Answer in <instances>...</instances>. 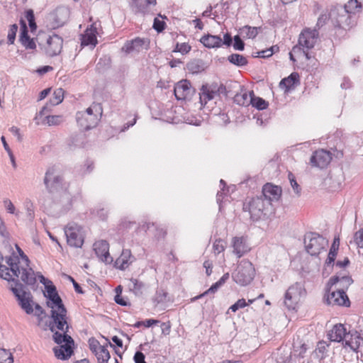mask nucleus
Instances as JSON below:
<instances>
[{
    "label": "nucleus",
    "instance_id": "4468645a",
    "mask_svg": "<svg viewBox=\"0 0 363 363\" xmlns=\"http://www.w3.org/2000/svg\"><path fill=\"white\" fill-rule=\"evenodd\" d=\"M264 200L270 201V203L274 207V203H277L281 196V187L267 183L262 188V193L260 195Z\"/></svg>",
    "mask_w": 363,
    "mask_h": 363
},
{
    "label": "nucleus",
    "instance_id": "49530a36",
    "mask_svg": "<svg viewBox=\"0 0 363 363\" xmlns=\"http://www.w3.org/2000/svg\"><path fill=\"white\" fill-rule=\"evenodd\" d=\"M25 208L26 209V217L29 221H33L35 213H34V208L33 203L28 200L24 203Z\"/></svg>",
    "mask_w": 363,
    "mask_h": 363
},
{
    "label": "nucleus",
    "instance_id": "f257e3e1",
    "mask_svg": "<svg viewBox=\"0 0 363 363\" xmlns=\"http://www.w3.org/2000/svg\"><path fill=\"white\" fill-rule=\"evenodd\" d=\"M18 250L24 259L26 265V268L19 266V258L16 256L6 257V263L8 266L1 264L0 263V277L9 281L11 279V273L18 278L21 277L22 281L27 285H34L36 282V278L33 270L31 268H28L29 259L26 255H24L23 252L18 247ZM4 259L3 256L0 254V262Z\"/></svg>",
    "mask_w": 363,
    "mask_h": 363
},
{
    "label": "nucleus",
    "instance_id": "6ab92c4d",
    "mask_svg": "<svg viewBox=\"0 0 363 363\" xmlns=\"http://www.w3.org/2000/svg\"><path fill=\"white\" fill-rule=\"evenodd\" d=\"M149 42L140 38H135V39L128 41L122 48V50L126 53H130L133 52H140L143 49L147 50Z\"/></svg>",
    "mask_w": 363,
    "mask_h": 363
},
{
    "label": "nucleus",
    "instance_id": "9d476101",
    "mask_svg": "<svg viewBox=\"0 0 363 363\" xmlns=\"http://www.w3.org/2000/svg\"><path fill=\"white\" fill-rule=\"evenodd\" d=\"M304 245L307 252L315 257L325 251L328 241L318 233H308L305 235Z\"/></svg>",
    "mask_w": 363,
    "mask_h": 363
},
{
    "label": "nucleus",
    "instance_id": "09e8293b",
    "mask_svg": "<svg viewBox=\"0 0 363 363\" xmlns=\"http://www.w3.org/2000/svg\"><path fill=\"white\" fill-rule=\"evenodd\" d=\"M17 30H18V26L16 24H13L10 26V28H9V33H8V36H7L9 44H10V45L13 44Z\"/></svg>",
    "mask_w": 363,
    "mask_h": 363
},
{
    "label": "nucleus",
    "instance_id": "4be33fe9",
    "mask_svg": "<svg viewBox=\"0 0 363 363\" xmlns=\"http://www.w3.org/2000/svg\"><path fill=\"white\" fill-rule=\"evenodd\" d=\"M218 84L217 83H212L211 84L203 85L201 89L200 101L203 104H207L208 101L212 100L218 96L217 89Z\"/></svg>",
    "mask_w": 363,
    "mask_h": 363
},
{
    "label": "nucleus",
    "instance_id": "4c0bfd02",
    "mask_svg": "<svg viewBox=\"0 0 363 363\" xmlns=\"http://www.w3.org/2000/svg\"><path fill=\"white\" fill-rule=\"evenodd\" d=\"M97 43L96 36L95 33L91 29L86 30L85 35L83 36L82 45H94L95 46Z\"/></svg>",
    "mask_w": 363,
    "mask_h": 363
},
{
    "label": "nucleus",
    "instance_id": "a211bd4d",
    "mask_svg": "<svg viewBox=\"0 0 363 363\" xmlns=\"http://www.w3.org/2000/svg\"><path fill=\"white\" fill-rule=\"evenodd\" d=\"M345 347H349L352 351L357 352L358 349L363 341V337L359 332L352 330L347 332L344 338Z\"/></svg>",
    "mask_w": 363,
    "mask_h": 363
},
{
    "label": "nucleus",
    "instance_id": "680f3d73",
    "mask_svg": "<svg viewBox=\"0 0 363 363\" xmlns=\"http://www.w3.org/2000/svg\"><path fill=\"white\" fill-rule=\"evenodd\" d=\"M200 61H194L188 65V69L194 73L200 72L201 67L199 65Z\"/></svg>",
    "mask_w": 363,
    "mask_h": 363
},
{
    "label": "nucleus",
    "instance_id": "8fccbe9b",
    "mask_svg": "<svg viewBox=\"0 0 363 363\" xmlns=\"http://www.w3.org/2000/svg\"><path fill=\"white\" fill-rule=\"evenodd\" d=\"M89 345L90 350L95 354L98 351H99L104 345H101L99 342L94 339L91 338L89 340Z\"/></svg>",
    "mask_w": 363,
    "mask_h": 363
},
{
    "label": "nucleus",
    "instance_id": "e2e57ef3",
    "mask_svg": "<svg viewBox=\"0 0 363 363\" xmlns=\"http://www.w3.org/2000/svg\"><path fill=\"white\" fill-rule=\"evenodd\" d=\"M50 103L49 104H47L45 106H44L42 109L40 111V112L36 115V116L35 117L34 120L36 121V123L37 124H39V122L38 121L39 118L41 117L42 116H43L46 111H48L50 110Z\"/></svg>",
    "mask_w": 363,
    "mask_h": 363
},
{
    "label": "nucleus",
    "instance_id": "473e14b6",
    "mask_svg": "<svg viewBox=\"0 0 363 363\" xmlns=\"http://www.w3.org/2000/svg\"><path fill=\"white\" fill-rule=\"evenodd\" d=\"M234 102L240 106H247L252 103V94L250 91L236 94L234 96Z\"/></svg>",
    "mask_w": 363,
    "mask_h": 363
},
{
    "label": "nucleus",
    "instance_id": "864d4df0",
    "mask_svg": "<svg viewBox=\"0 0 363 363\" xmlns=\"http://www.w3.org/2000/svg\"><path fill=\"white\" fill-rule=\"evenodd\" d=\"M241 35H237L234 36L233 48L236 50L242 51L245 48V43L240 38Z\"/></svg>",
    "mask_w": 363,
    "mask_h": 363
},
{
    "label": "nucleus",
    "instance_id": "0e129e2a",
    "mask_svg": "<svg viewBox=\"0 0 363 363\" xmlns=\"http://www.w3.org/2000/svg\"><path fill=\"white\" fill-rule=\"evenodd\" d=\"M134 361L135 363H146L144 354L140 351L135 352Z\"/></svg>",
    "mask_w": 363,
    "mask_h": 363
},
{
    "label": "nucleus",
    "instance_id": "393cba45",
    "mask_svg": "<svg viewBox=\"0 0 363 363\" xmlns=\"http://www.w3.org/2000/svg\"><path fill=\"white\" fill-rule=\"evenodd\" d=\"M232 245L233 253L235 254L238 258L241 257L250 250L243 237H234L233 238Z\"/></svg>",
    "mask_w": 363,
    "mask_h": 363
},
{
    "label": "nucleus",
    "instance_id": "9b49d317",
    "mask_svg": "<svg viewBox=\"0 0 363 363\" xmlns=\"http://www.w3.org/2000/svg\"><path fill=\"white\" fill-rule=\"evenodd\" d=\"M67 242L74 247H81L84 243V235L82 226L77 223H69L65 228Z\"/></svg>",
    "mask_w": 363,
    "mask_h": 363
},
{
    "label": "nucleus",
    "instance_id": "dca6fc26",
    "mask_svg": "<svg viewBox=\"0 0 363 363\" xmlns=\"http://www.w3.org/2000/svg\"><path fill=\"white\" fill-rule=\"evenodd\" d=\"M326 303L329 305L337 306H350V300L343 289H337V291L330 293L325 298Z\"/></svg>",
    "mask_w": 363,
    "mask_h": 363
},
{
    "label": "nucleus",
    "instance_id": "ddd939ff",
    "mask_svg": "<svg viewBox=\"0 0 363 363\" xmlns=\"http://www.w3.org/2000/svg\"><path fill=\"white\" fill-rule=\"evenodd\" d=\"M318 36V32L316 28L313 30L305 29L303 30L298 38V45L302 49H306L307 50L313 48L316 43Z\"/></svg>",
    "mask_w": 363,
    "mask_h": 363
},
{
    "label": "nucleus",
    "instance_id": "f3484780",
    "mask_svg": "<svg viewBox=\"0 0 363 363\" xmlns=\"http://www.w3.org/2000/svg\"><path fill=\"white\" fill-rule=\"evenodd\" d=\"M156 4L157 0H130V6L135 13L145 15L150 13L151 6Z\"/></svg>",
    "mask_w": 363,
    "mask_h": 363
},
{
    "label": "nucleus",
    "instance_id": "13d9d810",
    "mask_svg": "<svg viewBox=\"0 0 363 363\" xmlns=\"http://www.w3.org/2000/svg\"><path fill=\"white\" fill-rule=\"evenodd\" d=\"M219 287H220L219 284L218 282H216L207 291H206L204 293L200 294L199 296H196L195 298L198 299V298H200L207 294H214L216 291H217V290L218 289Z\"/></svg>",
    "mask_w": 363,
    "mask_h": 363
},
{
    "label": "nucleus",
    "instance_id": "de8ad7c7",
    "mask_svg": "<svg viewBox=\"0 0 363 363\" xmlns=\"http://www.w3.org/2000/svg\"><path fill=\"white\" fill-rule=\"evenodd\" d=\"M333 284H336L337 282H340L343 284V286L345 285L347 287L352 284L353 280L351 277H342L339 278L338 277H332L330 280Z\"/></svg>",
    "mask_w": 363,
    "mask_h": 363
},
{
    "label": "nucleus",
    "instance_id": "a18cd8bd",
    "mask_svg": "<svg viewBox=\"0 0 363 363\" xmlns=\"http://www.w3.org/2000/svg\"><path fill=\"white\" fill-rule=\"evenodd\" d=\"M191 49V47L186 43L176 44L174 49L173 50L174 52H180L182 55L187 54Z\"/></svg>",
    "mask_w": 363,
    "mask_h": 363
},
{
    "label": "nucleus",
    "instance_id": "72a5a7b5",
    "mask_svg": "<svg viewBox=\"0 0 363 363\" xmlns=\"http://www.w3.org/2000/svg\"><path fill=\"white\" fill-rule=\"evenodd\" d=\"M259 27H252L250 26H245L239 29V35L244 38H255L258 34Z\"/></svg>",
    "mask_w": 363,
    "mask_h": 363
},
{
    "label": "nucleus",
    "instance_id": "bb28decb",
    "mask_svg": "<svg viewBox=\"0 0 363 363\" xmlns=\"http://www.w3.org/2000/svg\"><path fill=\"white\" fill-rule=\"evenodd\" d=\"M299 83V75L297 72H292L288 77H285L279 82V87L284 89L285 91H289L291 89H294L296 85Z\"/></svg>",
    "mask_w": 363,
    "mask_h": 363
},
{
    "label": "nucleus",
    "instance_id": "774afa93",
    "mask_svg": "<svg viewBox=\"0 0 363 363\" xmlns=\"http://www.w3.org/2000/svg\"><path fill=\"white\" fill-rule=\"evenodd\" d=\"M259 57L266 58L273 55V49H266L258 52Z\"/></svg>",
    "mask_w": 363,
    "mask_h": 363
},
{
    "label": "nucleus",
    "instance_id": "a19ab883",
    "mask_svg": "<svg viewBox=\"0 0 363 363\" xmlns=\"http://www.w3.org/2000/svg\"><path fill=\"white\" fill-rule=\"evenodd\" d=\"M35 315L37 316L38 323V325L40 326L43 330H46L48 329V323H43V316L42 315L45 313L43 308L38 303L35 305Z\"/></svg>",
    "mask_w": 363,
    "mask_h": 363
},
{
    "label": "nucleus",
    "instance_id": "423d86ee",
    "mask_svg": "<svg viewBox=\"0 0 363 363\" xmlns=\"http://www.w3.org/2000/svg\"><path fill=\"white\" fill-rule=\"evenodd\" d=\"M43 183L46 190L50 194L65 190L67 187L60 169L56 166L48 168L45 174Z\"/></svg>",
    "mask_w": 363,
    "mask_h": 363
},
{
    "label": "nucleus",
    "instance_id": "79ce46f5",
    "mask_svg": "<svg viewBox=\"0 0 363 363\" xmlns=\"http://www.w3.org/2000/svg\"><path fill=\"white\" fill-rule=\"evenodd\" d=\"M294 297L291 295L288 296V293H285L284 296V305L289 310H295L298 303L300 302L299 300H294Z\"/></svg>",
    "mask_w": 363,
    "mask_h": 363
},
{
    "label": "nucleus",
    "instance_id": "052dcab7",
    "mask_svg": "<svg viewBox=\"0 0 363 363\" xmlns=\"http://www.w3.org/2000/svg\"><path fill=\"white\" fill-rule=\"evenodd\" d=\"M220 186H223L221 188V190L219 191L216 195L217 203H219V205H220V203L222 202L223 195L225 194L224 191H225V188L226 186L225 181L223 179H220Z\"/></svg>",
    "mask_w": 363,
    "mask_h": 363
},
{
    "label": "nucleus",
    "instance_id": "7c9ffc66",
    "mask_svg": "<svg viewBox=\"0 0 363 363\" xmlns=\"http://www.w3.org/2000/svg\"><path fill=\"white\" fill-rule=\"evenodd\" d=\"M20 41L26 49L33 50L36 48V45L33 39L30 38L28 34V30L25 23L23 24V28L21 32Z\"/></svg>",
    "mask_w": 363,
    "mask_h": 363
},
{
    "label": "nucleus",
    "instance_id": "f704fd0d",
    "mask_svg": "<svg viewBox=\"0 0 363 363\" xmlns=\"http://www.w3.org/2000/svg\"><path fill=\"white\" fill-rule=\"evenodd\" d=\"M68 146L70 150H74L76 148L84 146V136L82 135H75L72 136L68 141Z\"/></svg>",
    "mask_w": 363,
    "mask_h": 363
},
{
    "label": "nucleus",
    "instance_id": "0eeeda50",
    "mask_svg": "<svg viewBox=\"0 0 363 363\" xmlns=\"http://www.w3.org/2000/svg\"><path fill=\"white\" fill-rule=\"evenodd\" d=\"M52 339L60 345L53 348L55 357L62 360L69 359L73 354L74 340L72 337L66 333H55Z\"/></svg>",
    "mask_w": 363,
    "mask_h": 363
},
{
    "label": "nucleus",
    "instance_id": "c756f323",
    "mask_svg": "<svg viewBox=\"0 0 363 363\" xmlns=\"http://www.w3.org/2000/svg\"><path fill=\"white\" fill-rule=\"evenodd\" d=\"M286 292L288 293V296L291 295L293 297H294V300L301 301V298L306 295V290L304 286L301 283L299 282H296L291 285Z\"/></svg>",
    "mask_w": 363,
    "mask_h": 363
},
{
    "label": "nucleus",
    "instance_id": "58836bf2",
    "mask_svg": "<svg viewBox=\"0 0 363 363\" xmlns=\"http://www.w3.org/2000/svg\"><path fill=\"white\" fill-rule=\"evenodd\" d=\"M64 99V90L62 88L55 90L52 97L50 99V106L60 104Z\"/></svg>",
    "mask_w": 363,
    "mask_h": 363
},
{
    "label": "nucleus",
    "instance_id": "2f4dec72",
    "mask_svg": "<svg viewBox=\"0 0 363 363\" xmlns=\"http://www.w3.org/2000/svg\"><path fill=\"white\" fill-rule=\"evenodd\" d=\"M340 240L339 238H335L330 247L328 257L325 260V265L330 266L333 264L336 258L337 251L339 249Z\"/></svg>",
    "mask_w": 363,
    "mask_h": 363
},
{
    "label": "nucleus",
    "instance_id": "c03bdc74",
    "mask_svg": "<svg viewBox=\"0 0 363 363\" xmlns=\"http://www.w3.org/2000/svg\"><path fill=\"white\" fill-rule=\"evenodd\" d=\"M0 363H13L12 354L5 349H0Z\"/></svg>",
    "mask_w": 363,
    "mask_h": 363
},
{
    "label": "nucleus",
    "instance_id": "7ed1b4c3",
    "mask_svg": "<svg viewBox=\"0 0 363 363\" xmlns=\"http://www.w3.org/2000/svg\"><path fill=\"white\" fill-rule=\"evenodd\" d=\"M101 115L102 108L101 105L94 103L84 111H78L76 113V120L82 129L87 130L95 128L98 125Z\"/></svg>",
    "mask_w": 363,
    "mask_h": 363
},
{
    "label": "nucleus",
    "instance_id": "f8f14e48",
    "mask_svg": "<svg viewBox=\"0 0 363 363\" xmlns=\"http://www.w3.org/2000/svg\"><path fill=\"white\" fill-rule=\"evenodd\" d=\"M331 160V153L329 151L320 149L313 152L310 158V164L312 167L323 169L330 164Z\"/></svg>",
    "mask_w": 363,
    "mask_h": 363
},
{
    "label": "nucleus",
    "instance_id": "20e7f679",
    "mask_svg": "<svg viewBox=\"0 0 363 363\" xmlns=\"http://www.w3.org/2000/svg\"><path fill=\"white\" fill-rule=\"evenodd\" d=\"M11 274L9 289L16 298L18 305L27 313L31 314L33 312V296L29 291H26V287L15 278H12Z\"/></svg>",
    "mask_w": 363,
    "mask_h": 363
},
{
    "label": "nucleus",
    "instance_id": "338daca9",
    "mask_svg": "<svg viewBox=\"0 0 363 363\" xmlns=\"http://www.w3.org/2000/svg\"><path fill=\"white\" fill-rule=\"evenodd\" d=\"M233 43V39L228 33H225L223 36V40H222V45H225L228 47L230 46Z\"/></svg>",
    "mask_w": 363,
    "mask_h": 363
},
{
    "label": "nucleus",
    "instance_id": "f03ea898",
    "mask_svg": "<svg viewBox=\"0 0 363 363\" xmlns=\"http://www.w3.org/2000/svg\"><path fill=\"white\" fill-rule=\"evenodd\" d=\"M243 210L247 211L251 219L258 220L264 219L274 212V207L270 201L264 200L261 196L252 198L248 203H245Z\"/></svg>",
    "mask_w": 363,
    "mask_h": 363
},
{
    "label": "nucleus",
    "instance_id": "b1692460",
    "mask_svg": "<svg viewBox=\"0 0 363 363\" xmlns=\"http://www.w3.org/2000/svg\"><path fill=\"white\" fill-rule=\"evenodd\" d=\"M45 289L47 292L45 296L50 301L47 302L48 306V304L54 307L64 305L56 291V287L52 284L46 285Z\"/></svg>",
    "mask_w": 363,
    "mask_h": 363
},
{
    "label": "nucleus",
    "instance_id": "39448f33",
    "mask_svg": "<svg viewBox=\"0 0 363 363\" xmlns=\"http://www.w3.org/2000/svg\"><path fill=\"white\" fill-rule=\"evenodd\" d=\"M48 307L52 309L50 316L52 320L48 324V328H49L53 334H55V333H60L57 330L61 331V333L67 334L69 325L67 321V311L65 306L62 305L54 307L48 304Z\"/></svg>",
    "mask_w": 363,
    "mask_h": 363
},
{
    "label": "nucleus",
    "instance_id": "e433bc0d",
    "mask_svg": "<svg viewBox=\"0 0 363 363\" xmlns=\"http://www.w3.org/2000/svg\"><path fill=\"white\" fill-rule=\"evenodd\" d=\"M250 94H252V103H250V104L253 107L256 108L258 110H264L267 108V101H266L262 98L255 96L253 91H250Z\"/></svg>",
    "mask_w": 363,
    "mask_h": 363
},
{
    "label": "nucleus",
    "instance_id": "6e6552de",
    "mask_svg": "<svg viewBox=\"0 0 363 363\" xmlns=\"http://www.w3.org/2000/svg\"><path fill=\"white\" fill-rule=\"evenodd\" d=\"M357 9L354 6H349V2L345 6H336L330 11V20L335 27L345 28L351 24L350 13Z\"/></svg>",
    "mask_w": 363,
    "mask_h": 363
},
{
    "label": "nucleus",
    "instance_id": "bf43d9fd",
    "mask_svg": "<svg viewBox=\"0 0 363 363\" xmlns=\"http://www.w3.org/2000/svg\"><path fill=\"white\" fill-rule=\"evenodd\" d=\"M153 28L157 32H162L165 28V23L155 18L153 23Z\"/></svg>",
    "mask_w": 363,
    "mask_h": 363
},
{
    "label": "nucleus",
    "instance_id": "412c9836",
    "mask_svg": "<svg viewBox=\"0 0 363 363\" xmlns=\"http://www.w3.org/2000/svg\"><path fill=\"white\" fill-rule=\"evenodd\" d=\"M46 52L49 56H55L61 52L63 40L57 35L50 36L47 40Z\"/></svg>",
    "mask_w": 363,
    "mask_h": 363
},
{
    "label": "nucleus",
    "instance_id": "a878e982",
    "mask_svg": "<svg viewBox=\"0 0 363 363\" xmlns=\"http://www.w3.org/2000/svg\"><path fill=\"white\" fill-rule=\"evenodd\" d=\"M133 262L130 250H123L121 255L115 262V267L121 270H124L129 267Z\"/></svg>",
    "mask_w": 363,
    "mask_h": 363
},
{
    "label": "nucleus",
    "instance_id": "5fc2aeb1",
    "mask_svg": "<svg viewBox=\"0 0 363 363\" xmlns=\"http://www.w3.org/2000/svg\"><path fill=\"white\" fill-rule=\"evenodd\" d=\"M354 242L355 245L363 250V230H359L354 235Z\"/></svg>",
    "mask_w": 363,
    "mask_h": 363
},
{
    "label": "nucleus",
    "instance_id": "2eb2a0df",
    "mask_svg": "<svg viewBox=\"0 0 363 363\" xmlns=\"http://www.w3.org/2000/svg\"><path fill=\"white\" fill-rule=\"evenodd\" d=\"M94 250L100 260L106 264L113 262V258L109 254V245L107 241L101 240L94 242Z\"/></svg>",
    "mask_w": 363,
    "mask_h": 363
},
{
    "label": "nucleus",
    "instance_id": "ea45409f",
    "mask_svg": "<svg viewBox=\"0 0 363 363\" xmlns=\"http://www.w3.org/2000/svg\"><path fill=\"white\" fill-rule=\"evenodd\" d=\"M95 356L99 363H108L110 359V354L107 350V347L103 346V347L95 354Z\"/></svg>",
    "mask_w": 363,
    "mask_h": 363
},
{
    "label": "nucleus",
    "instance_id": "603ef678",
    "mask_svg": "<svg viewBox=\"0 0 363 363\" xmlns=\"http://www.w3.org/2000/svg\"><path fill=\"white\" fill-rule=\"evenodd\" d=\"M225 242L221 239L216 240L213 245V249L216 254H219L224 251Z\"/></svg>",
    "mask_w": 363,
    "mask_h": 363
},
{
    "label": "nucleus",
    "instance_id": "cd10ccee",
    "mask_svg": "<svg viewBox=\"0 0 363 363\" xmlns=\"http://www.w3.org/2000/svg\"><path fill=\"white\" fill-rule=\"evenodd\" d=\"M130 291L133 292L136 296H140L147 289L145 283L138 279H130L127 284Z\"/></svg>",
    "mask_w": 363,
    "mask_h": 363
},
{
    "label": "nucleus",
    "instance_id": "c85d7f7f",
    "mask_svg": "<svg viewBox=\"0 0 363 363\" xmlns=\"http://www.w3.org/2000/svg\"><path fill=\"white\" fill-rule=\"evenodd\" d=\"M200 42L208 48H216L222 45V39L220 36L210 34L203 35Z\"/></svg>",
    "mask_w": 363,
    "mask_h": 363
},
{
    "label": "nucleus",
    "instance_id": "aec40b11",
    "mask_svg": "<svg viewBox=\"0 0 363 363\" xmlns=\"http://www.w3.org/2000/svg\"><path fill=\"white\" fill-rule=\"evenodd\" d=\"M174 91L177 100H185L192 93L190 82L186 79L179 81L176 84Z\"/></svg>",
    "mask_w": 363,
    "mask_h": 363
},
{
    "label": "nucleus",
    "instance_id": "69168bd1",
    "mask_svg": "<svg viewBox=\"0 0 363 363\" xmlns=\"http://www.w3.org/2000/svg\"><path fill=\"white\" fill-rule=\"evenodd\" d=\"M4 206L9 213H12V214L14 213L15 206H13V203L10 200H9V199L4 200Z\"/></svg>",
    "mask_w": 363,
    "mask_h": 363
},
{
    "label": "nucleus",
    "instance_id": "c9c22d12",
    "mask_svg": "<svg viewBox=\"0 0 363 363\" xmlns=\"http://www.w3.org/2000/svg\"><path fill=\"white\" fill-rule=\"evenodd\" d=\"M228 60L233 65L238 67H242L247 64V60L245 57L240 54H232L228 56Z\"/></svg>",
    "mask_w": 363,
    "mask_h": 363
},
{
    "label": "nucleus",
    "instance_id": "6e6d98bb",
    "mask_svg": "<svg viewBox=\"0 0 363 363\" xmlns=\"http://www.w3.org/2000/svg\"><path fill=\"white\" fill-rule=\"evenodd\" d=\"M329 19H330V13L328 14H327V13H322L319 16V18H318V21H317V23H316V26H315V28L317 30L320 29L321 27H323L326 23V22Z\"/></svg>",
    "mask_w": 363,
    "mask_h": 363
},
{
    "label": "nucleus",
    "instance_id": "3c124183",
    "mask_svg": "<svg viewBox=\"0 0 363 363\" xmlns=\"http://www.w3.org/2000/svg\"><path fill=\"white\" fill-rule=\"evenodd\" d=\"M26 18L28 21V25L31 30L36 28V23L35 22V16L33 11L32 9H29L26 13Z\"/></svg>",
    "mask_w": 363,
    "mask_h": 363
},
{
    "label": "nucleus",
    "instance_id": "37998d69",
    "mask_svg": "<svg viewBox=\"0 0 363 363\" xmlns=\"http://www.w3.org/2000/svg\"><path fill=\"white\" fill-rule=\"evenodd\" d=\"M63 121L62 116H47L44 118L43 123L48 125H57Z\"/></svg>",
    "mask_w": 363,
    "mask_h": 363
},
{
    "label": "nucleus",
    "instance_id": "1a4fd4ad",
    "mask_svg": "<svg viewBox=\"0 0 363 363\" xmlns=\"http://www.w3.org/2000/svg\"><path fill=\"white\" fill-rule=\"evenodd\" d=\"M255 269L253 264L248 260L243 259L233 272L232 277L235 282L240 286H247L254 279Z\"/></svg>",
    "mask_w": 363,
    "mask_h": 363
},
{
    "label": "nucleus",
    "instance_id": "5701e85b",
    "mask_svg": "<svg viewBox=\"0 0 363 363\" xmlns=\"http://www.w3.org/2000/svg\"><path fill=\"white\" fill-rule=\"evenodd\" d=\"M347 330L344 325L335 324L328 333V339L333 342H340L344 340Z\"/></svg>",
    "mask_w": 363,
    "mask_h": 363
},
{
    "label": "nucleus",
    "instance_id": "4d7b16f0",
    "mask_svg": "<svg viewBox=\"0 0 363 363\" xmlns=\"http://www.w3.org/2000/svg\"><path fill=\"white\" fill-rule=\"evenodd\" d=\"M166 298V293L163 290H159L156 292L155 297L153 298V302L155 306L160 303H163Z\"/></svg>",
    "mask_w": 363,
    "mask_h": 363
}]
</instances>
